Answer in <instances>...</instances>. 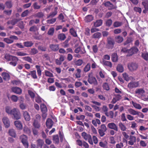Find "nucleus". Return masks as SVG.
Segmentation results:
<instances>
[{"label": "nucleus", "instance_id": "c03bdc74", "mask_svg": "<svg viewBox=\"0 0 148 148\" xmlns=\"http://www.w3.org/2000/svg\"><path fill=\"white\" fill-rule=\"evenodd\" d=\"M54 29L53 27H52L49 29L47 33L48 35L52 36L53 35L54 32Z\"/></svg>", "mask_w": 148, "mask_h": 148}, {"label": "nucleus", "instance_id": "4be33fe9", "mask_svg": "<svg viewBox=\"0 0 148 148\" xmlns=\"http://www.w3.org/2000/svg\"><path fill=\"white\" fill-rule=\"evenodd\" d=\"M111 60L114 62H116L118 60V56L116 53H114L112 54L111 55Z\"/></svg>", "mask_w": 148, "mask_h": 148}, {"label": "nucleus", "instance_id": "9b49d317", "mask_svg": "<svg viewBox=\"0 0 148 148\" xmlns=\"http://www.w3.org/2000/svg\"><path fill=\"white\" fill-rule=\"evenodd\" d=\"M2 121L5 127L8 128L10 126V121L8 118L6 117H4L2 119Z\"/></svg>", "mask_w": 148, "mask_h": 148}, {"label": "nucleus", "instance_id": "052dcab7", "mask_svg": "<svg viewBox=\"0 0 148 148\" xmlns=\"http://www.w3.org/2000/svg\"><path fill=\"white\" fill-rule=\"evenodd\" d=\"M112 21L111 19H108L107 20L106 22V26L110 27L112 23Z\"/></svg>", "mask_w": 148, "mask_h": 148}, {"label": "nucleus", "instance_id": "4468645a", "mask_svg": "<svg viewBox=\"0 0 148 148\" xmlns=\"http://www.w3.org/2000/svg\"><path fill=\"white\" fill-rule=\"evenodd\" d=\"M49 48L53 51H56L59 49V46L58 44H51L49 45Z\"/></svg>", "mask_w": 148, "mask_h": 148}, {"label": "nucleus", "instance_id": "37998d69", "mask_svg": "<svg viewBox=\"0 0 148 148\" xmlns=\"http://www.w3.org/2000/svg\"><path fill=\"white\" fill-rule=\"evenodd\" d=\"M83 60L82 59H78L75 62V64L77 66H81L83 63Z\"/></svg>", "mask_w": 148, "mask_h": 148}, {"label": "nucleus", "instance_id": "2eb2a0df", "mask_svg": "<svg viewBox=\"0 0 148 148\" xmlns=\"http://www.w3.org/2000/svg\"><path fill=\"white\" fill-rule=\"evenodd\" d=\"M58 7H55L54 8V11L52 12H51L47 16V18H53L54 17V16H55L58 13Z\"/></svg>", "mask_w": 148, "mask_h": 148}, {"label": "nucleus", "instance_id": "5701e85b", "mask_svg": "<svg viewBox=\"0 0 148 148\" xmlns=\"http://www.w3.org/2000/svg\"><path fill=\"white\" fill-rule=\"evenodd\" d=\"M69 32L71 35L73 37H78L77 31L73 28H71L69 30Z\"/></svg>", "mask_w": 148, "mask_h": 148}, {"label": "nucleus", "instance_id": "f03ea898", "mask_svg": "<svg viewBox=\"0 0 148 148\" xmlns=\"http://www.w3.org/2000/svg\"><path fill=\"white\" fill-rule=\"evenodd\" d=\"M88 81L90 84H93L95 85L97 84V82L96 78L93 76L92 73L91 72L88 75Z\"/></svg>", "mask_w": 148, "mask_h": 148}, {"label": "nucleus", "instance_id": "4d7b16f0", "mask_svg": "<svg viewBox=\"0 0 148 148\" xmlns=\"http://www.w3.org/2000/svg\"><path fill=\"white\" fill-rule=\"evenodd\" d=\"M36 68L37 69V72L38 76H40L41 75V70L40 68V66L38 65L36 66Z\"/></svg>", "mask_w": 148, "mask_h": 148}, {"label": "nucleus", "instance_id": "69168bd1", "mask_svg": "<svg viewBox=\"0 0 148 148\" xmlns=\"http://www.w3.org/2000/svg\"><path fill=\"white\" fill-rule=\"evenodd\" d=\"M28 92L29 95L31 98H34L35 96V95L34 92H33L31 90H28Z\"/></svg>", "mask_w": 148, "mask_h": 148}, {"label": "nucleus", "instance_id": "1a4fd4ad", "mask_svg": "<svg viewBox=\"0 0 148 148\" xmlns=\"http://www.w3.org/2000/svg\"><path fill=\"white\" fill-rule=\"evenodd\" d=\"M138 51V49L136 47H133L129 50L128 54L127 56H130L132 55L133 54L136 53Z\"/></svg>", "mask_w": 148, "mask_h": 148}, {"label": "nucleus", "instance_id": "39448f33", "mask_svg": "<svg viewBox=\"0 0 148 148\" xmlns=\"http://www.w3.org/2000/svg\"><path fill=\"white\" fill-rule=\"evenodd\" d=\"M139 82L138 81H131L128 84V87L131 89L136 88L139 86Z\"/></svg>", "mask_w": 148, "mask_h": 148}, {"label": "nucleus", "instance_id": "e2e57ef3", "mask_svg": "<svg viewBox=\"0 0 148 148\" xmlns=\"http://www.w3.org/2000/svg\"><path fill=\"white\" fill-rule=\"evenodd\" d=\"M38 53V50L35 48L32 49L30 51V53L32 55H35Z\"/></svg>", "mask_w": 148, "mask_h": 148}, {"label": "nucleus", "instance_id": "f3484780", "mask_svg": "<svg viewBox=\"0 0 148 148\" xmlns=\"http://www.w3.org/2000/svg\"><path fill=\"white\" fill-rule=\"evenodd\" d=\"M103 22L102 19L96 20L95 22H94V26L95 27H97L101 26L103 24Z\"/></svg>", "mask_w": 148, "mask_h": 148}, {"label": "nucleus", "instance_id": "a878e982", "mask_svg": "<svg viewBox=\"0 0 148 148\" xmlns=\"http://www.w3.org/2000/svg\"><path fill=\"white\" fill-rule=\"evenodd\" d=\"M23 44L24 46L26 47H31L33 45L34 43L32 41H27L24 42Z\"/></svg>", "mask_w": 148, "mask_h": 148}, {"label": "nucleus", "instance_id": "0e129e2a", "mask_svg": "<svg viewBox=\"0 0 148 148\" xmlns=\"http://www.w3.org/2000/svg\"><path fill=\"white\" fill-rule=\"evenodd\" d=\"M56 20V18H52L50 20H48L47 21V23L49 24H52L54 23Z\"/></svg>", "mask_w": 148, "mask_h": 148}, {"label": "nucleus", "instance_id": "b1692460", "mask_svg": "<svg viewBox=\"0 0 148 148\" xmlns=\"http://www.w3.org/2000/svg\"><path fill=\"white\" fill-rule=\"evenodd\" d=\"M36 142L38 147L40 148H42L43 145L44 144L43 140L40 139H38L37 140Z\"/></svg>", "mask_w": 148, "mask_h": 148}, {"label": "nucleus", "instance_id": "c756f323", "mask_svg": "<svg viewBox=\"0 0 148 148\" xmlns=\"http://www.w3.org/2000/svg\"><path fill=\"white\" fill-rule=\"evenodd\" d=\"M53 140L55 144H58L59 143V137L58 135H54L53 136Z\"/></svg>", "mask_w": 148, "mask_h": 148}, {"label": "nucleus", "instance_id": "f704fd0d", "mask_svg": "<svg viewBox=\"0 0 148 148\" xmlns=\"http://www.w3.org/2000/svg\"><path fill=\"white\" fill-rule=\"evenodd\" d=\"M33 125L35 128L39 129L40 126V125L36 120H35L33 123Z\"/></svg>", "mask_w": 148, "mask_h": 148}, {"label": "nucleus", "instance_id": "393cba45", "mask_svg": "<svg viewBox=\"0 0 148 148\" xmlns=\"http://www.w3.org/2000/svg\"><path fill=\"white\" fill-rule=\"evenodd\" d=\"M108 143L106 140L104 141H101L99 142V145L101 147L103 148H106L107 147Z\"/></svg>", "mask_w": 148, "mask_h": 148}, {"label": "nucleus", "instance_id": "c85d7f7f", "mask_svg": "<svg viewBox=\"0 0 148 148\" xmlns=\"http://www.w3.org/2000/svg\"><path fill=\"white\" fill-rule=\"evenodd\" d=\"M40 109L42 112H47V107L44 103L42 104L41 105Z\"/></svg>", "mask_w": 148, "mask_h": 148}, {"label": "nucleus", "instance_id": "de8ad7c7", "mask_svg": "<svg viewBox=\"0 0 148 148\" xmlns=\"http://www.w3.org/2000/svg\"><path fill=\"white\" fill-rule=\"evenodd\" d=\"M82 136L86 140H87L91 136L90 134H87L85 132H83L82 134Z\"/></svg>", "mask_w": 148, "mask_h": 148}, {"label": "nucleus", "instance_id": "7ed1b4c3", "mask_svg": "<svg viewBox=\"0 0 148 148\" xmlns=\"http://www.w3.org/2000/svg\"><path fill=\"white\" fill-rule=\"evenodd\" d=\"M115 42L114 40L111 37H108L107 39L106 47L109 49H112L114 47Z\"/></svg>", "mask_w": 148, "mask_h": 148}, {"label": "nucleus", "instance_id": "a18cd8bd", "mask_svg": "<svg viewBox=\"0 0 148 148\" xmlns=\"http://www.w3.org/2000/svg\"><path fill=\"white\" fill-rule=\"evenodd\" d=\"M90 69V64L89 63H88L84 67V71L85 72H87L89 71Z\"/></svg>", "mask_w": 148, "mask_h": 148}, {"label": "nucleus", "instance_id": "f8f14e48", "mask_svg": "<svg viewBox=\"0 0 148 148\" xmlns=\"http://www.w3.org/2000/svg\"><path fill=\"white\" fill-rule=\"evenodd\" d=\"M23 116L25 120L26 121H29L30 119V116L29 113L26 111H22Z\"/></svg>", "mask_w": 148, "mask_h": 148}, {"label": "nucleus", "instance_id": "6ab92c4d", "mask_svg": "<svg viewBox=\"0 0 148 148\" xmlns=\"http://www.w3.org/2000/svg\"><path fill=\"white\" fill-rule=\"evenodd\" d=\"M121 98V96L119 94L115 95V97L113 98L111 102L113 103H115L117 101L120 100Z\"/></svg>", "mask_w": 148, "mask_h": 148}, {"label": "nucleus", "instance_id": "774afa93", "mask_svg": "<svg viewBox=\"0 0 148 148\" xmlns=\"http://www.w3.org/2000/svg\"><path fill=\"white\" fill-rule=\"evenodd\" d=\"M12 100L14 102H16L18 100V97L15 95H12L11 97Z\"/></svg>", "mask_w": 148, "mask_h": 148}, {"label": "nucleus", "instance_id": "2f4dec72", "mask_svg": "<svg viewBox=\"0 0 148 148\" xmlns=\"http://www.w3.org/2000/svg\"><path fill=\"white\" fill-rule=\"evenodd\" d=\"M66 38L65 34L63 33L59 34L58 36V39L61 40H63Z\"/></svg>", "mask_w": 148, "mask_h": 148}, {"label": "nucleus", "instance_id": "0eeeda50", "mask_svg": "<svg viewBox=\"0 0 148 148\" xmlns=\"http://www.w3.org/2000/svg\"><path fill=\"white\" fill-rule=\"evenodd\" d=\"M11 61H12L9 63L10 64L14 66H15L17 64V62L18 61V59L16 56H12Z\"/></svg>", "mask_w": 148, "mask_h": 148}, {"label": "nucleus", "instance_id": "4c0bfd02", "mask_svg": "<svg viewBox=\"0 0 148 148\" xmlns=\"http://www.w3.org/2000/svg\"><path fill=\"white\" fill-rule=\"evenodd\" d=\"M106 115L111 119H113L114 117V113L112 111H110L109 112L105 113Z\"/></svg>", "mask_w": 148, "mask_h": 148}, {"label": "nucleus", "instance_id": "603ef678", "mask_svg": "<svg viewBox=\"0 0 148 148\" xmlns=\"http://www.w3.org/2000/svg\"><path fill=\"white\" fill-rule=\"evenodd\" d=\"M128 111L130 114L134 115H136L138 112L131 108L129 109Z\"/></svg>", "mask_w": 148, "mask_h": 148}, {"label": "nucleus", "instance_id": "ddd939ff", "mask_svg": "<svg viewBox=\"0 0 148 148\" xmlns=\"http://www.w3.org/2000/svg\"><path fill=\"white\" fill-rule=\"evenodd\" d=\"M11 89L12 91L15 93L20 95L22 93V89L19 87H13Z\"/></svg>", "mask_w": 148, "mask_h": 148}, {"label": "nucleus", "instance_id": "6e6d98bb", "mask_svg": "<svg viewBox=\"0 0 148 148\" xmlns=\"http://www.w3.org/2000/svg\"><path fill=\"white\" fill-rule=\"evenodd\" d=\"M44 14L41 12H39L36 13L35 15V17H37L39 18H42L43 17Z\"/></svg>", "mask_w": 148, "mask_h": 148}, {"label": "nucleus", "instance_id": "864d4df0", "mask_svg": "<svg viewBox=\"0 0 148 148\" xmlns=\"http://www.w3.org/2000/svg\"><path fill=\"white\" fill-rule=\"evenodd\" d=\"M101 33L100 32H96L94 33L92 36V38H100Z\"/></svg>", "mask_w": 148, "mask_h": 148}, {"label": "nucleus", "instance_id": "13d9d810", "mask_svg": "<svg viewBox=\"0 0 148 148\" xmlns=\"http://www.w3.org/2000/svg\"><path fill=\"white\" fill-rule=\"evenodd\" d=\"M141 56L146 61L148 60V53H142Z\"/></svg>", "mask_w": 148, "mask_h": 148}, {"label": "nucleus", "instance_id": "7c9ffc66", "mask_svg": "<svg viewBox=\"0 0 148 148\" xmlns=\"http://www.w3.org/2000/svg\"><path fill=\"white\" fill-rule=\"evenodd\" d=\"M103 64L104 65L109 67L110 68H111L112 67V64L110 62L103 60Z\"/></svg>", "mask_w": 148, "mask_h": 148}, {"label": "nucleus", "instance_id": "a211bd4d", "mask_svg": "<svg viewBox=\"0 0 148 148\" xmlns=\"http://www.w3.org/2000/svg\"><path fill=\"white\" fill-rule=\"evenodd\" d=\"M1 75L3 79L6 81H8L10 79V76L9 74L6 72H3L2 73Z\"/></svg>", "mask_w": 148, "mask_h": 148}, {"label": "nucleus", "instance_id": "338daca9", "mask_svg": "<svg viewBox=\"0 0 148 148\" xmlns=\"http://www.w3.org/2000/svg\"><path fill=\"white\" fill-rule=\"evenodd\" d=\"M122 75L124 79L126 81H128L130 79V77H129L127 73H123L122 74Z\"/></svg>", "mask_w": 148, "mask_h": 148}, {"label": "nucleus", "instance_id": "8fccbe9b", "mask_svg": "<svg viewBox=\"0 0 148 148\" xmlns=\"http://www.w3.org/2000/svg\"><path fill=\"white\" fill-rule=\"evenodd\" d=\"M123 24L122 22L116 21L114 22L113 26L114 27H118L121 26Z\"/></svg>", "mask_w": 148, "mask_h": 148}, {"label": "nucleus", "instance_id": "bf43d9fd", "mask_svg": "<svg viewBox=\"0 0 148 148\" xmlns=\"http://www.w3.org/2000/svg\"><path fill=\"white\" fill-rule=\"evenodd\" d=\"M133 41V40L131 37L128 38H127L126 40L124 42V45H126L132 42Z\"/></svg>", "mask_w": 148, "mask_h": 148}, {"label": "nucleus", "instance_id": "09e8293b", "mask_svg": "<svg viewBox=\"0 0 148 148\" xmlns=\"http://www.w3.org/2000/svg\"><path fill=\"white\" fill-rule=\"evenodd\" d=\"M38 30V28L36 25H33L30 27L29 31L32 32H35Z\"/></svg>", "mask_w": 148, "mask_h": 148}, {"label": "nucleus", "instance_id": "58836bf2", "mask_svg": "<svg viewBox=\"0 0 148 148\" xmlns=\"http://www.w3.org/2000/svg\"><path fill=\"white\" fill-rule=\"evenodd\" d=\"M9 135L15 138L16 136V133L13 129H10L8 132Z\"/></svg>", "mask_w": 148, "mask_h": 148}, {"label": "nucleus", "instance_id": "473e14b6", "mask_svg": "<svg viewBox=\"0 0 148 148\" xmlns=\"http://www.w3.org/2000/svg\"><path fill=\"white\" fill-rule=\"evenodd\" d=\"M119 126L122 131H124L127 129L125 126L121 122H119Z\"/></svg>", "mask_w": 148, "mask_h": 148}, {"label": "nucleus", "instance_id": "a19ab883", "mask_svg": "<svg viewBox=\"0 0 148 148\" xmlns=\"http://www.w3.org/2000/svg\"><path fill=\"white\" fill-rule=\"evenodd\" d=\"M102 87L103 89L107 91L109 90L110 89L109 85L107 82L103 83L102 85Z\"/></svg>", "mask_w": 148, "mask_h": 148}, {"label": "nucleus", "instance_id": "5fc2aeb1", "mask_svg": "<svg viewBox=\"0 0 148 148\" xmlns=\"http://www.w3.org/2000/svg\"><path fill=\"white\" fill-rule=\"evenodd\" d=\"M12 56L8 54H6L4 56L5 59L7 61H11V59Z\"/></svg>", "mask_w": 148, "mask_h": 148}, {"label": "nucleus", "instance_id": "79ce46f5", "mask_svg": "<svg viewBox=\"0 0 148 148\" xmlns=\"http://www.w3.org/2000/svg\"><path fill=\"white\" fill-rule=\"evenodd\" d=\"M5 110L8 114L11 115L13 109L12 110L10 107L7 106L5 107Z\"/></svg>", "mask_w": 148, "mask_h": 148}, {"label": "nucleus", "instance_id": "cd10ccee", "mask_svg": "<svg viewBox=\"0 0 148 148\" xmlns=\"http://www.w3.org/2000/svg\"><path fill=\"white\" fill-rule=\"evenodd\" d=\"M145 90L142 88L137 89L135 91V93L136 94L142 95L145 93Z\"/></svg>", "mask_w": 148, "mask_h": 148}, {"label": "nucleus", "instance_id": "e433bc0d", "mask_svg": "<svg viewBox=\"0 0 148 148\" xmlns=\"http://www.w3.org/2000/svg\"><path fill=\"white\" fill-rule=\"evenodd\" d=\"M116 41L118 43H121L123 41V38L121 36H118L115 37Z\"/></svg>", "mask_w": 148, "mask_h": 148}, {"label": "nucleus", "instance_id": "bb28decb", "mask_svg": "<svg viewBox=\"0 0 148 148\" xmlns=\"http://www.w3.org/2000/svg\"><path fill=\"white\" fill-rule=\"evenodd\" d=\"M143 5L145 8L143 11V13H146L148 10V3L145 1L143 2L142 3Z\"/></svg>", "mask_w": 148, "mask_h": 148}, {"label": "nucleus", "instance_id": "3c124183", "mask_svg": "<svg viewBox=\"0 0 148 148\" xmlns=\"http://www.w3.org/2000/svg\"><path fill=\"white\" fill-rule=\"evenodd\" d=\"M23 60L27 61L30 63H32V59L30 57L27 56L26 57H24L23 58Z\"/></svg>", "mask_w": 148, "mask_h": 148}, {"label": "nucleus", "instance_id": "412c9836", "mask_svg": "<svg viewBox=\"0 0 148 148\" xmlns=\"http://www.w3.org/2000/svg\"><path fill=\"white\" fill-rule=\"evenodd\" d=\"M14 124L18 129L21 130L22 129V125L20 121H16L14 122Z\"/></svg>", "mask_w": 148, "mask_h": 148}, {"label": "nucleus", "instance_id": "c9c22d12", "mask_svg": "<svg viewBox=\"0 0 148 148\" xmlns=\"http://www.w3.org/2000/svg\"><path fill=\"white\" fill-rule=\"evenodd\" d=\"M30 73H29L28 75H31L32 77L34 79H36L37 78V76L36 74V71L35 70H34L30 71Z\"/></svg>", "mask_w": 148, "mask_h": 148}, {"label": "nucleus", "instance_id": "423d86ee", "mask_svg": "<svg viewBox=\"0 0 148 148\" xmlns=\"http://www.w3.org/2000/svg\"><path fill=\"white\" fill-rule=\"evenodd\" d=\"M128 66L129 69L131 71L136 70L138 67V65L134 63H131L129 64Z\"/></svg>", "mask_w": 148, "mask_h": 148}, {"label": "nucleus", "instance_id": "680f3d73", "mask_svg": "<svg viewBox=\"0 0 148 148\" xmlns=\"http://www.w3.org/2000/svg\"><path fill=\"white\" fill-rule=\"evenodd\" d=\"M5 4L7 6V7L8 8H11L12 6V4L11 1H6Z\"/></svg>", "mask_w": 148, "mask_h": 148}, {"label": "nucleus", "instance_id": "dca6fc26", "mask_svg": "<svg viewBox=\"0 0 148 148\" xmlns=\"http://www.w3.org/2000/svg\"><path fill=\"white\" fill-rule=\"evenodd\" d=\"M129 141H128V144L130 145H133L136 142V138L135 136H130L129 138Z\"/></svg>", "mask_w": 148, "mask_h": 148}, {"label": "nucleus", "instance_id": "aec40b11", "mask_svg": "<svg viewBox=\"0 0 148 148\" xmlns=\"http://www.w3.org/2000/svg\"><path fill=\"white\" fill-rule=\"evenodd\" d=\"M94 19V17L92 15H88L86 16L84 19L86 23H88L92 21Z\"/></svg>", "mask_w": 148, "mask_h": 148}, {"label": "nucleus", "instance_id": "ea45409f", "mask_svg": "<svg viewBox=\"0 0 148 148\" xmlns=\"http://www.w3.org/2000/svg\"><path fill=\"white\" fill-rule=\"evenodd\" d=\"M116 69L120 73L123 72L124 71V69L123 65L121 64H119L117 66Z\"/></svg>", "mask_w": 148, "mask_h": 148}, {"label": "nucleus", "instance_id": "6e6552de", "mask_svg": "<svg viewBox=\"0 0 148 148\" xmlns=\"http://www.w3.org/2000/svg\"><path fill=\"white\" fill-rule=\"evenodd\" d=\"M53 124V122L52 120L50 118L47 119L46 122V125L48 129H51L52 127Z\"/></svg>", "mask_w": 148, "mask_h": 148}, {"label": "nucleus", "instance_id": "f257e3e1", "mask_svg": "<svg viewBox=\"0 0 148 148\" xmlns=\"http://www.w3.org/2000/svg\"><path fill=\"white\" fill-rule=\"evenodd\" d=\"M12 113L11 115H12V118L14 120H18L21 119V115L19 110L16 108L13 109Z\"/></svg>", "mask_w": 148, "mask_h": 148}, {"label": "nucleus", "instance_id": "20e7f679", "mask_svg": "<svg viewBox=\"0 0 148 148\" xmlns=\"http://www.w3.org/2000/svg\"><path fill=\"white\" fill-rule=\"evenodd\" d=\"M18 38L17 36L14 35H11L9 38H5L3 39V41L7 44H11L14 42V40H18Z\"/></svg>", "mask_w": 148, "mask_h": 148}, {"label": "nucleus", "instance_id": "49530a36", "mask_svg": "<svg viewBox=\"0 0 148 148\" xmlns=\"http://www.w3.org/2000/svg\"><path fill=\"white\" fill-rule=\"evenodd\" d=\"M20 139H21V142L27 141V137L25 135H22L20 136Z\"/></svg>", "mask_w": 148, "mask_h": 148}, {"label": "nucleus", "instance_id": "9d476101", "mask_svg": "<svg viewBox=\"0 0 148 148\" xmlns=\"http://www.w3.org/2000/svg\"><path fill=\"white\" fill-rule=\"evenodd\" d=\"M107 127L109 128L114 130L116 131H118V128L116 125L114 123H109L107 125Z\"/></svg>", "mask_w": 148, "mask_h": 148}, {"label": "nucleus", "instance_id": "72a5a7b5", "mask_svg": "<svg viewBox=\"0 0 148 148\" xmlns=\"http://www.w3.org/2000/svg\"><path fill=\"white\" fill-rule=\"evenodd\" d=\"M81 70L79 69H77L76 70V73H75V77L77 78H79L81 77Z\"/></svg>", "mask_w": 148, "mask_h": 148}]
</instances>
